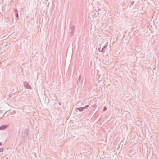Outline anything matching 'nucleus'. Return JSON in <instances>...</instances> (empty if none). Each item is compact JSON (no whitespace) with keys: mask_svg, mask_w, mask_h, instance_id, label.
I'll return each mask as SVG.
<instances>
[{"mask_svg":"<svg viewBox=\"0 0 159 159\" xmlns=\"http://www.w3.org/2000/svg\"><path fill=\"white\" fill-rule=\"evenodd\" d=\"M7 127L6 125H3L0 127V130H4Z\"/></svg>","mask_w":159,"mask_h":159,"instance_id":"obj_5","label":"nucleus"},{"mask_svg":"<svg viewBox=\"0 0 159 159\" xmlns=\"http://www.w3.org/2000/svg\"><path fill=\"white\" fill-rule=\"evenodd\" d=\"M75 26L72 24H70V26L69 30L70 31V36L72 37L74 33Z\"/></svg>","mask_w":159,"mask_h":159,"instance_id":"obj_2","label":"nucleus"},{"mask_svg":"<svg viewBox=\"0 0 159 159\" xmlns=\"http://www.w3.org/2000/svg\"><path fill=\"white\" fill-rule=\"evenodd\" d=\"M101 159H103L102 158Z\"/></svg>","mask_w":159,"mask_h":159,"instance_id":"obj_15","label":"nucleus"},{"mask_svg":"<svg viewBox=\"0 0 159 159\" xmlns=\"http://www.w3.org/2000/svg\"><path fill=\"white\" fill-rule=\"evenodd\" d=\"M107 107L106 106H105L104 107V108L103 109V111H105L107 110Z\"/></svg>","mask_w":159,"mask_h":159,"instance_id":"obj_11","label":"nucleus"},{"mask_svg":"<svg viewBox=\"0 0 159 159\" xmlns=\"http://www.w3.org/2000/svg\"><path fill=\"white\" fill-rule=\"evenodd\" d=\"M100 10V9H98V10Z\"/></svg>","mask_w":159,"mask_h":159,"instance_id":"obj_14","label":"nucleus"},{"mask_svg":"<svg viewBox=\"0 0 159 159\" xmlns=\"http://www.w3.org/2000/svg\"><path fill=\"white\" fill-rule=\"evenodd\" d=\"M13 11H14V14L16 16V19L18 18L19 17V15L17 9H15L13 10Z\"/></svg>","mask_w":159,"mask_h":159,"instance_id":"obj_4","label":"nucleus"},{"mask_svg":"<svg viewBox=\"0 0 159 159\" xmlns=\"http://www.w3.org/2000/svg\"><path fill=\"white\" fill-rule=\"evenodd\" d=\"M23 84L25 88L30 89H31V86L27 82H24Z\"/></svg>","mask_w":159,"mask_h":159,"instance_id":"obj_3","label":"nucleus"},{"mask_svg":"<svg viewBox=\"0 0 159 159\" xmlns=\"http://www.w3.org/2000/svg\"><path fill=\"white\" fill-rule=\"evenodd\" d=\"M2 142H0V146H1L2 145Z\"/></svg>","mask_w":159,"mask_h":159,"instance_id":"obj_13","label":"nucleus"},{"mask_svg":"<svg viewBox=\"0 0 159 159\" xmlns=\"http://www.w3.org/2000/svg\"><path fill=\"white\" fill-rule=\"evenodd\" d=\"M107 45H105L103 47V48H102V50L100 51H99L100 52H105V50L107 48Z\"/></svg>","mask_w":159,"mask_h":159,"instance_id":"obj_7","label":"nucleus"},{"mask_svg":"<svg viewBox=\"0 0 159 159\" xmlns=\"http://www.w3.org/2000/svg\"><path fill=\"white\" fill-rule=\"evenodd\" d=\"M4 150V149L2 148H0V153L1 152H2Z\"/></svg>","mask_w":159,"mask_h":159,"instance_id":"obj_10","label":"nucleus"},{"mask_svg":"<svg viewBox=\"0 0 159 159\" xmlns=\"http://www.w3.org/2000/svg\"><path fill=\"white\" fill-rule=\"evenodd\" d=\"M84 110V108L83 107H77L75 109V110L76 111H77V110L79 111L80 112Z\"/></svg>","mask_w":159,"mask_h":159,"instance_id":"obj_6","label":"nucleus"},{"mask_svg":"<svg viewBox=\"0 0 159 159\" xmlns=\"http://www.w3.org/2000/svg\"><path fill=\"white\" fill-rule=\"evenodd\" d=\"M80 79H81V76H80V77H79V78H78V80H77V84H78V83L79 82V83H80Z\"/></svg>","mask_w":159,"mask_h":159,"instance_id":"obj_8","label":"nucleus"},{"mask_svg":"<svg viewBox=\"0 0 159 159\" xmlns=\"http://www.w3.org/2000/svg\"><path fill=\"white\" fill-rule=\"evenodd\" d=\"M89 107V105H86L84 107H83L84 108V109H85L88 108Z\"/></svg>","mask_w":159,"mask_h":159,"instance_id":"obj_9","label":"nucleus"},{"mask_svg":"<svg viewBox=\"0 0 159 159\" xmlns=\"http://www.w3.org/2000/svg\"><path fill=\"white\" fill-rule=\"evenodd\" d=\"M22 134H21V136L23 138H27L29 139L28 137V132L27 129H24L23 130V131L21 132Z\"/></svg>","mask_w":159,"mask_h":159,"instance_id":"obj_1","label":"nucleus"},{"mask_svg":"<svg viewBox=\"0 0 159 159\" xmlns=\"http://www.w3.org/2000/svg\"><path fill=\"white\" fill-rule=\"evenodd\" d=\"M134 2V1H133L131 3V6H130V7H131V6L133 5Z\"/></svg>","mask_w":159,"mask_h":159,"instance_id":"obj_12","label":"nucleus"}]
</instances>
